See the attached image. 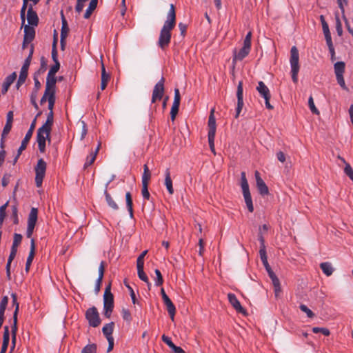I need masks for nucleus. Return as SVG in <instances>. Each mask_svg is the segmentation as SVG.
I'll use <instances>...</instances> for the list:
<instances>
[{
    "mask_svg": "<svg viewBox=\"0 0 353 353\" xmlns=\"http://www.w3.org/2000/svg\"><path fill=\"white\" fill-rule=\"evenodd\" d=\"M105 200L108 205L114 210H117L119 209V206L117 203L114 201L111 195L108 192L107 190L104 192Z\"/></svg>",
    "mask_w": 353,
    "mask_h": 353,
    "instance_id": "nucleus-38",
    "label": "nucleus"
},
{
    "mask_svg": "<svg viewBox=\"0 0 353 353\" xmlns=\"http://www.w3.org/2000/svg\"><path fill=\"white\" fill-rule=\"evenodd\" d=\"M114 327V323L110 322L109 323L105 324L103 328L102 332L103 334L105 336L106 339H108V337L113 338L112 336V332Z\"/></svg>",
    "mask_w": 353,
    "mask_h": 353,
    "instance_id": "nucleus-31",
    "label": "nucleus"
},
{
    "mask_svg": "<svg viewBox=\"0 0 353 353\" xmlns=\"http://www.w3.org/2000/svg\"><path fill=\"white\" fill-rule=\"evenodd\" d=\"M10 341V333L8 326L4 327V332L3 336L2 349L7 350Z\"/></svg>",
    "mask_w": 353,
    "mask_h": 353,
    "instance_id": "nucleus-35",
    "label": "nucleus"
},
{
    "mask_svg": "<svg viewBox=\"0 0 353 353\" xmlns=\"http://www.w3.org/2000/svg\"><path fill=\"white\" fill-rule=\"evenodd\" d=\"M53 122H54V113H53V112L50 111L49 113L48 114L47 119H46L45 123L42 126L52 130Z\"/></svg>",
    "mask_w": 353,
    "mask_h": 353,
    "instance_id": "nucleus-41",
    "label": "nucleus"
},
{
    "mask_svg": "<svg viewBox=\"0 0 353 353\" xmlns=\"http://www.w3.org/2000/svg\"><path fill=\"white\" fill-rule=\"evenodd\" d=\"M308 105H309L311 112L313 114H319V111L318 110V109L316 108V106L314 105L312 97H310V98L308 99Z\"/></svg>",
    "mask_w": 353,
    "mask_h": 353,
    "instance_id": "nucleus-53",
    "label": "nucleus"
},
{
    "mask_svg": "<svg viewBox=\"0 0 353 353\" xmlns=\"http://www.w3.org/2000/svg\"><path fill=\"white\" fill-rule=\"evenodd\" d=\"M208 143H209V146H210V150L214 153V154H216L215 148H214L215 136L208 135Z\"/></svg>",
    "mask_w": 353,
    "mask_h": 353,
    "instance_id": "nucleus-63",
    "label": "nucleus"
},
{
    "mask_svg": "<svg viewBox=\"0 0 353 353\" xmlns=\"http://www.w3.org/2000/svg\"><path fill=\"white\" fill-rule=\"evenodd\" d=\"M16 78L17 73L15 72H12L11 74H10L6 78L4 82L2 84L3 94H6L8 92L10 85L12 84V83L15 81Z\"/></svg>",
    "mask_w": 353,
    "mask_h": 353,
    "instance_id": "nucleus-24",
    "label": "nucleus"
},
{
    "mask_svg": "<svg viewBox=\"0 0 353 353\" xmlns=\"http://www.w3.org/2000/svg\"><path fill=\"white\" fill-rule=\"evenodd\" d=\"M12 303L14 307V311L13 313V322L17 323L18 314L19 311V303L17 301V296L16 293L11 294Z\"/></svg>",
    "mask_w": 353,
    "mask_h": 353,
    "instance_id": "nucleus-27",
    "label": "nucleus"
},
{
    "mask_svg": "<svg viewBox=\"0 0 353 353\" xmlns=\"http://www.w3.org/2000/svg\"><path fill=\"white\" fill-rule=\"evenodd\" d=\"M8 205V201L0 207V229L2 227L3 220L6 217V210Z\"/></svg>",
    "mask_w": 353,
    "mask_h": 353,
    "instance_id": "nucleus-45",
    "label": "nucleus"
},
{
    "mask_svg": "<svg viewBox=\"0 0 353 353\" xmlns=\"http://www.w3.org/2000/svg\"><path fill=\"white\" fill-rule=\"evenodd\" d=\"M50 129L46 128V127H40L37 130V141L38 143L39 150L41 153L46 151V142L48 140L50 142Z\"/></svg>",
    "mask_w": 353,
    "mask_h": 353,
    "instance_id": "nucleus-5",
    "label": "nucleus"
},
{
    "mask_svg": "<svg viewBox=\"0 0 353 353\" xmlns=\"http://www.w3.org/2000/svg\"><path fill=\"white\" fill-rule=\"evenodd\" d=\"M154 272H155V274L157 276V278L155 279V285L157 286H160L163 283V279L162 274H161V272L158 269H156L154 270Z\"/></svg>",
    "mask_w": 353,
    "mask_h": 353,
    "instance_id": "nucleus-49",
    "label": "nucleus"
},
{
    "mask_svg": "<svg viewBox=\"0 0 353 353\" xmlns=\"http://www.w3.org/2000/svg\"><path fill=\"white\" fill-rule=\"evenodd\" d=\"M30 65V62L29 61V59H26L23 65L21 67L20 74L16 84V87L17 89H19L20 86H21L25 83L26 78L28 77V71Z\"/></svg>",
    "mask_w": 353,
    "mask_h": 353,
    "instance_id": "nucleus-15",
    "label": "nucleus"
},
{
    "mask_svg": "<svg viewBox=\"0 0 353 353\" xmlns=\"http://www.w3.org/2000/svg\"><path fill=\"white\" fill-rule=\"evenodd\" d=\"M35 126H36V119H34V120L32 121V122L30 126L29 130H28L24 139H23L22 142H21V146L19 147V152H23L26 148L27 145L32 136Z\"/></svg>",
    "mask_w": 353,
    "mask_h": 353,
    "instance_id": "nucleus-19",
    "label": "nucleus"
},
{
    "mask_svg": "<svg viewBox=\"0 0 353 353\" xmlns=\"http://www.w3.org/2000/svg\"><path fill=\"white\" fill-rule=\"evenodd\" d=\"M264 265L266 271L268 272L270 278L271 279V280L272 281V284H273L274 288L275 296L277 297L279 296L280 293L281 292V287L279 279H278L276 275L274 274V272L272 271V270L268 263H266V265Z\"/></svg>",
    "mask_w": 353,
    "mask_h": 353,
    "instance_id": "nucleus-11",
    "label": "nucleus"
},
{
    "mask_svg": "<svg viewBox=\"0 0 353 353\" xmlns=\"http://www.w3.org/2000/svg\"><path fill=\"white\" fill-rule=\"evenodd\" d=\"M97 352V345L93 344H88L86 346H85L81 353H96Z\"/></svg>",
    "mask_w": 353,
    "mask_h": 353,
    "instance_id": "nucleus-44",
    "label": "nucleus"
},
{
    "mask_svg": "<svg viewBox=\"0 0 353 353\" xmlns=\"http://www.w3.org/2000/svg\"><path fill=\"white\" fill-rule=\"evenodd\" d=\"M161 294L162 296L163 303L167 307V310L170 316V319L172 321H174V315L176 313V307H175L174 305L173 304V303L172 302V301L170 300V299L166 294L163 288L161 289Z\"/></svg>",
    "mask_w": 353,
    "mask_h": 353,
    "instance_id": "nucleus-14",
    "label": "nucleus"
},
{
    "mask_svg": "<svg viewBox=\"0 0 353 353\" xmlns=\"http://www.w3.org/2000/svg\"><path fill=\"white\" fill-rule=\"evenodd\" d=\"M345 64L343 61H338L334 63V69L336 75V81L341 88L349 92L348 88L346 86L345 80L343 78V73L345 72Z\"/></svg>",
    "mask_w": 353,
    "mask_h": 353,
    "instance_id": "nucleus-7",
    "label": "nucleus"
},
{
    "mask_svg": "<svg viewBox=\"0 0 353 353\" xmlns=\"http://www.w3.org/2000/svg\"><path fill=\"white\" fill-rule=\"evenodd\" d=\"M162 341L170 347L174 353H185L184 350L179 346L175 345L170 337L163 334L162 336Z\"/></svg>",
    "mask_w": 353,
    "mask_h": 353,
    "instance_id": "nucleus-26",
    "label": "nucleus"
},
{
    "mask_svg": "<svg viewBox=\"0 0 353 353\" xmlns=\"http://www.w3.org/2000/svg\"><path fill=\"white\" fill-rule=\"evenodd\" d=\"M24 26V43H30L35 37V30L34 26L29 25Z\"/></svg>",
    "mask_w": 353,
    "mask_h": 353,
    "instance_id": "nucleus-22",
    "label": "nucleus"
},
{
    "mask_svg": "<svg viewBox=\"0 0 353 353\" xmlns=\"http://www.w3.org/2000/svg\"><path fill=\"white\" fill-rule=\"evenodd\" d=\"M254 176L256 179V184L259 192L260 194L264 196L269 194V189L264 181L261 177V174L259 171L256 170L254 172Z\"/></svg>",
    "mask_w": 353,
    "mask_h": 353,
    "instance_id": "nucleus-16",
    "label": "nucleus"
},
{
    "mask_svg": "<svg viewBox=\"0 0 353 353\" xmlns=\"http://www.w3.org/2000/svg\"><path fill=\"white\" fill-rule=\"evenodd\" d=\"M123 319L130 323L132 321V316L130 312L127 309L122 310Z\"/></svg>",
    "mask_w": 353,
    "mask_h": 353,
    "instance_id": "nucleus-59",
    "label": "nucleus"
},
{
    "mask_svg": "<svg viewBox=\"0 0 353 353\" xmlns=\"http://www.w3.org/2000/svg\"><path fill=\"white\" fill-rule=\"evenodd\" d=\"M241 186L243 191V197L246 206L249 212H252L254 211V206L252 203V196L249 189V185L246 179L245 172L241 173Z\"/></svg>",
    "mask_w": 353,
    "mask_h": 353,
    "instance_id": "nucleus-4",
    "label": "nucleus"
},
{
    "mask_svg": "<svg viewBox=\"0 0 353 353\" xmlns=\"http://www.w3.org/2000/svg\"><path fill=\"white\" fill-rule=\"evenodd\" d=\"M137 273H138V276L139 278L145 282L148 287H150L151 285V283L149 282V279L148 278V276L146 275V274L144 272V270H143V266H137Z\"/></svg>",
    "mask_w": 353,
    "mask_h": 353,
    "instance_id": "nucleus-39",
    "label": "nucleus"
},
{
    "mask_svg": "<svg viewBox=\"0 0 353 353\" xmlns=\"http://www.w3.org/2000/svg\"><path fill=\"white\" fill-rule=\"evenodd\" d=\"M17 323L13 322V324L11 326L12 344V349H13L15 346L16 340H17Z\"/></svg>",
    "mask_w": 353,
    "mask_h": 353,
    "instance_id": "nucleus-43",
    "label": "nucleus"
},
{
    "mask_svg": "<svg viewBox=\"0 0 353 353\" xmlns=\"http://www.w3.org/2000/svg\"><path fill=\"white\" fill-rule=\"evenodd\" d=\"M60 68L59 61L54 62V64L50 68L48 75L55 76V74L59 71Z\"/></svg>",
    "mask_w": 353,
    "mask_h": 353,
    "instance_id": "nucleus-48",
    "label": "nucleus"
},
{
    "mask_svg": "<svg viewBox=\"0 0 353 353\" xmlns=\"http://www.w3.org/2000/svg\"><path fill=\"white\" fill-rule=\"evenodd\" d=\"M312 332L316 334L321 332L325 336H329L330 334V330L325 327H314L312 328Z\"/></svg>",
    "mask_w": 353,
    "mask_h": 353,
    "instance_id": "nucleus-50",
    "label": "nucleus"
},
{
    "mask_svg": "<svg viewBox=\"0 0 353 353\" xmlns=\"http://www.w3.org/2000/svg\"><path fill=\"white\" fill-rule=\"evenodd\" d=\"M85 318L88 321L89 325L92 327H98L101 323L99 312L94 306L87 310Z\"/></svg>",
    "mask_w": 353,
    "mask_h": 353,
    "instance_id": "nucleus-9",
    "label": "nucleus"
},
{
    "mask_svg": "<svg viewBox=\"0 0 353 353\" xmlns=\"http://www.w3.org/2000/svg\"><path fill=\"white\" fill-rule=\"evenodd\" d=\"M243 81H240L237 85L236 89V97H237V105L236 108L235 118H238L244 105L243 103Z\"/></svg>",
    "mask_w": 353,
    "mask_h": 353,
    "instance_id": "nucleus-13",
    "label": "nucleus"
},
{
    "mask_svg": "<svg viewBox=\"0 0 353 353\" xmlns=\"http://www.w3.org/2000/svg\"><path fill=\"white\" fill-rule=\"evenodd\" d=\"M141 194L143 199L149 200L150 194L148 191V185L142 184Z\"/></svg>",
    "mask_w": 353,
    "mask_h": 353,
    "instance_id": "nucleus-56",
    "label": "nucleus"
},
{
    "mask_svg": "<svg viewBox=\"0 0 353 353\" xmlns=\"http://www.w3.org/2000/svg\"><path fill=\"white\" fill-rule=\"evenodd\" d=\"M250 51V49L243 46L240 49L239 52L236 54H235L234 59H238L240 61L243 60L246 56L248 55Z\"/></svg>",
    "mask_w": 353,
    "mask_h": 353,
    "instance_id": "nucleus-40",
    "label": "nucleus"
},
{
    "mask_svg": "<svg viewBox=\"0 0 353 353\" xmlns=\"http://www.w3.org/2000/svg\"><path fill=\"white\" fill-rule=\"evenodd\" d=\"M214 114V109L212 108L210 111V114L209 119H208L209 130H208V135H210V136H215V134H216V119H215Z\"/></svg>",
    "mask_w": 353,
    "mask_h": 353,
    "instance_id": "nucleus-23",
    "label": "nucleus"
},
{
    "mask_svg": "<svg viewBox=\"0 0 353 353\" xmlns=\"http://www.w3.org/2000/svg\"><path fill=\"white\" fill-rule=\"evenodd\" d=\"M12 217H13V222L14 224H18L19 223V219H18V209L17 205H13L12 206Z\"/></svg>",
    "mask_w": 353,
    "mask_h": 353,
    "instance_id": "nucleus-58",
    "label": "nucleus"
},
{
    "mask_svg": "<svg viewBox=\"0 0 353 353\" xmlns=\"http://www.w3.org/2000/svg\"><path fill=\"white\" fill-rule=\"evenodd\" d=\"M148 250L143 251L137 258V266H143L144 265V257L146 255Z\"/></svg>",
    "mask_w": 353,
    "mask_h": 353,
    "instance_id": "nucleus-57",
    "label": "nucleus"
},
{
    "mask_svg": "<svg viewBox=\"0 0 353 353\" xmlns=\"http://www.w3.org/2000/svg\"><path fill=\"white\" fill-rule=\"evenodd\" d=\"M260 257L261 260L263 265H266L268 263V257L266 254V250L265 249H260L259 250Z\"/></svg>",
    "mask_w": 353,
    "mask_h": 353,
    "instance_id": "nucleus-62",
    "label": "nucleus"
},
{
    "mask_svg": "<svg viewBox=\"0 0 353 353\" xmlns=\"http://www.w3.org/2000/svg\"><path fill=\"white\" fill-rule=\"evenodd\" d=\"M125 201H126V205L128 210L129 212L130 217H133V203H132V198L131 193L130 192H128L125 194Z\"/></svg>",
    "mask_w": 353,
    "mask_h": 353,
    "instance_id": "nucleus-36",
    "label": "nucleus"
},
{
    "mask_svg": "<svg viewBox=\"0 0 353 353\" xmlns=\"http://www.w3.org/2000/svg\"><path fill=\"white\" fill-rule=\"evenodd\" d=\"M28 1H23V6H22V8H21V12H20V17H21V23H22L23 26L25 24L26 10L28 6Z\"/></svg>",
    "mask_w": 353,
    "mask_h": 353,
    "instance_id": "nucleus-47",
    "label": "nucleus"
},
{
    "mask_svg": "<svg viewBox=\"0 0 353 353\" xmlns=\"http://www.w3.org/2000/svg\"><path fill=\"white\" fill-rule=\"evenodd\" d=\"M181 96L179 90L178 88L174 89V98L170 111V117L172 121H174L176 114H178L179 105H180Z\"/></svg>",
    "mask_w": 353,
    "mask_h": 353,
    "instance_id": "nucleus-17",
    "label": "nucleus"
},
{
    "mask_svg": "<svg viewBox=\"0 0 353 353\" xmlns=\"http://www.w3.org/2000/svg\"><path fill=\"white\" fill-rule=\"evenodd\" d=\"M299 308L302 312L306 313L307 316L309 318H313L314 316V312L310 309H309L305 305L301 304L299 306Z\"/></svg>",
    "mask_w": 353,
    "mask_h": 353,
    "instance_id": "nucleus-51",
    "label": "nucleus"
},
{
    "mask_svg": "<svg viewBox=\"0 0 353 353\" xmlns=\"http://www.w3.org/2000/svg\"><path fill=\"white\" fill-rule=\"evenodd\" d=\"M252 32H248L243 41V47L250 50L251 48Z\"/></svg>",
    "mask_w": 353,
    "mask_h": 353,
    "instance_id": "nucleus-52",
    "label": "nucleus"
},
{
    "mask_svg": "<svg viewBox=\"0 0 353 353\" xmlns=\"http://www.w3.org/2000/svg\"><path fill=\"white\" fill-rule=\"evenodd\" d=\"M38 210L36 208H32L28 218V227L26 230V236L31 238L35 225L37 221Z\"/></svg>",
    "mask_w": 353,
    "mask_h": 353,
    "instance_id": "nucleus-8",
    "label": "nucleus"
},
{
    "mask_svg": "<svg viewBox=\"0 0 353 353\" xmlns=\"http://www.w3.org/2000/svg\"><path fill=\"white\" fill-rule=\"evenodd\" d=\"M61 14V21H62V26L61 30V38L66 39L68 37V34L69 32V28L68 26V22L63 15V12Z\"/></svg>",
    "mask_w": 353,
    "mask_h": 353,
    "instance_id": "nucleus-32",
    "label": "nucleus"
},
{
    "mask_svg": "<svg viewBox=\"0 0 353 353\" xmlns=\"http://www.w3.org/2000/svg\"><path fill=\"white\" fill-rule=\"evenodd\" d=\"M47 164L43 159H39L34 168L35 171V183L37 187L42 185L43 180L46 174Z\"/></svg>",
    "mask_w": 353,
    "mask_h": 353,
    "instance_id": "nucleus-6",
    "label": "nucleus"
},
{
    "mask_svg": "<svg viewBox=\"0 0 353 353\" xmlns=\"http://www.w3.org/2000/svg\"><path fill=\"white\" fill-rule=\"evenodd\" d=\"M27 20L30 26H37L39 23V17L37 12L33 10L32 5L29 6L27 12Z\"/></svg>",
    "mask_w": 353,
    "mask_h": 353,
    "instance_id": "nucleus-20",
    "label": "nucleus"
},
{
    "mask_svg": "<svg viewBox=\"0 0 353 353\" xmlns=\"http://www.w3.org/2000/svg\"><path fill=\"white\" fill-rule=\"evenodd\" d=\"M228 298L230 303L232 305V307L236 310L237 312L241 313L243 315H247L246 310L241 306L240 302L237 299L235 294L232 293H229L228 294Z\"/></svg>",
    "mask_w": 353,
    "mask_h": 353,
    "instance_id": "nucleus-18",
    "label": "nucleus"
},
{
    "mask_svg": "<svg viewBox=\"0 0 353 353\" xmlns=\"http://www.w3.org/2000/svg\"><path fill=\"white\" fill-rule=\"evenodd\" d=\"M165 185L170 194H173L174 188L172 186V181L170 176V170L168 168L165 172Z\"/></svg>",
    "mask_w": 353,
    "mask_h": 353,
    "instance_id": "nucleus-28",
    "label": "nucleus"
},
{
    "mask_svg": "<svg viewBox=\"0 0 353 353\" xmlns=\"http://www.w3.org/2000/svg\"><path fill=\"white\" fill-rule=\"evenodd\" d=\"M339 158L343 161V163L345 164V167L344 168L345 173L350 177L351 180L353 181V170L351 165L346 163L344 159L341 158L340 157H339Z\"/></svg>",
    "mask_w": 353,
    "mask_h": 353,
    "instance_id": "nucleus-42",
    "label": "nucleus"
},
{
    "mask_svg": "<svg viewBox=\"0 0 353 353\" xmlns=\"http://www.w3.org/2000/svg\"><path fill=\"white\" fill-rule=\"evenodd\" d=\"M164 82L165 79L161 77L160 81L154 85L152 96V103H155L157 100H161L164 94Z\"/></svg>",
    "mask_w": 353,
    "mask_h": 353,
    "instance_id": "nucleus-12",
    "label": "nucleus"
},
{
    "mask_svg": "<svg viewBox=\"0 0 353 353\" xmlns=\"http://www.w3.org/2000/svg\"><path fill=\"white\" fill-rule=\"evenodd\" d=\"M110 80V75L105 71L103 63H102L101 68V89L103 90L107 87L108 82Z\"/></svg>",
    "mask_w": 353,
    "mask_h": 353,
    "instance_id": "nucleus-29",
    "label": "nucleus"
},
{
    "mask_svg": "<svg viewBox=\"0 0 353 353\" xmlns=\"http://www.w3.org/2000/svg\"><path fill=\"white\" fill-rule=\"evenodd\" d=\"M96 157V154L91 153L90 156L87 157L86 161L84 164V168H86L91 165L94 162Z\"/></svg>",
    "mask_w": 353,
    "mask_h": 353,
    "instance_id": "nucleus-54",
    "label": "nucleus"
},
{
    "mask_svg": "<svg viewBox=\"0 0 353 353\" xmlns=\"http://www.w3.org/2000/svg\"><path fill=\"white\" fill-rule=\"evenodd\" d=\"M22 235L20 234L14 233L13 236L12 248H17L22 241Z\"/></svg>",
    "mask_w": 353,
    "mask_h": 353,
    "instance_id": "nucleus-46",
    "label": "nucleus"
},
{
    "mask_svg": "<svg viewBox=\"0 0 353 353\" xmlns=\"http://www.w3.org/2000/svg\"><path fill=\"white\" fill-rule=\"evenodd\" d=\"M256 90L259 94L264 98L265 101V107L268 110H272L274 108L270 103L271 94L269 88L265 85L263 81H259L256 87Z\"/></svg>",
    "mask_w": 353,
    "mask_h": 353,
    "instance_id": "nucleus-10",
    "label": "nucleus"
},
{
    "mask_svg": "<svg viewBox=\"0 0 353 353\" xmlns=\"http://www.w3.org/2000/svg\"><path fill=\"white\" fill-rule=\"evenodd\" d=\"M124 283H125V285L127 287V288L130 291V294L132 303L134 304H136L137 303V300L136 295H135V293H134L133 289L132 288V287L130 285L127 284L125 281Z\"/></svg>",
    "mask_w": 353,
    "mask_h": 353,
    "instance_id": "nucleus-60",
    "label": "nucleus"
},
{
    "mask_svg": "<svg viewBox=\"0 0 353 353\" xmlns=\"http://www.w3.org/2000/svg\"><path fill=\"white\" fill-rule=\"evenodd\" d=\"M320 268L323 272L327 276H331L334 272V268L330 262L321 263Z\"/></svg>",
    "mask_w": 353,
    "mask_h": 353,
    "instance_id": "nucleus-33",
    "label": "nucleus"
},
{
    "mask_svg": "<svg viewBox=\"0 0 353 353\" xmlns=\"http://www.w3.org/2000/svg\"><path fill=\"white\" fill-rule=\"evenodd\" d=\"M12 126V123H6V125L3 128V132L1 134L3 139H5L6 137L9 134V132L11 130Z\"/></svg>",
    "mask_w": 353,
    "mask_h": 353,
    "instance_id": "nucleus-61",
    "label": "nucleus"
},
{
    "mask_svg": "<svg viewBox=\"0 0 353 353\" xmlns=\"http://www.w3.org/2000/svg\"><path fill=\"white\" fill-rule=\"evenodd\" d=\"M98 3V0H91L88 8H87L85 14H84V18L88 19L90 18V15L92 14V12L96 9Z\"/></svg>",
    "mask_w": 353,
    "mask_h": 353,
    "instance_id": "nucleus-34",
    "label": "nucleus"
},
{
    "mask_svg": "<svg viewBox=\"0 0 353 353\" xmlns=\"http://www.w3.org/2000/svg\"><path fill=\"white\" fill-rule=\"evenodd\" d=\"M337 2H338V4H339V6L341 10V12L343 14V17L345 20V24L347 27V29H348V31L350 33L352 34H353V29H352L350 26V24L347 21V20L346 19L345 17V14H344V6L345 5H347V2H348V0H337Z\"/></svg>",
    "mask_w": 353,
    "mask_h": 353,
    "instance_id": "nucleus-30",
    "label": "nucleus"
},
{
    "mask_svg": "<svg viewBox=\"0 0 353 353\" xmlns=\"http://www.w3.org/2000/svg\"><path fill=\"white\" fill-rule=\"evenodd\" d=\"M114 308V296L111 292V283H110L105 289L103 294V314L109 319Z\"/></svg>",
    "mask_w": 353,
    "mask_h": 353,
    "instance_id": "nucleus-2",
    "label": "nucleus"
},
{
    "mask_svg": "<svg viewBox=\"0 0 353 353\" xmlns=\"http://www.w3.org/2000/svg\"><path fill=\"white\" fill-rule=\"evenodd\" d=\"M151 178V173L148 168V166L145 164L143 165V173L142 175V184L148 185L149 181Z\"/></svg>",
    "mask_w": 353,
    "mask_h": 353,
    "instance_id": "nucleus-37",
    "label": "nucleus"
},
{
    "mask_svg": "<svg viewBox=\"0 0 353 353\" xmlns=\"http://www.w3.org/2000/svg\"><path fill=\"white\" fill-rule=\"evenodd\" d=\"M176 26V10L173 4H170L169 12L167 14V19L161 30L158 41L159 46L164 50L170 43L171 31Z\"/></svg>",
    "mask_w": 353,
    "mask_h": 353,
    "instance_id": "nucleus-1",
    "label": "nucleus"
},
{
    "mask_svg": "<svg viewBox=\"0 0 353 353\" xmlns=\"http://www.w3.org/2000/svg\"><path fill=\"white\" fill-rule=\"evenodd\" d=\"M48 109L50 112H53V108L55 103V94L53 93L50 94V96L48 98Z\"/></svg>",
    "mask_w": 353,
    "mask_h": 353,
    "instance_id": "nucleus-55",
    "label": "nucleus"
},
{
    "mask_svg": "<svg viewBox=\"0 0 353 353\" xmlns=\"http://www.w3.org/2000/svg\"><path fill=\"white\" fill-rule=\"evenodd\" d=\"M299 54L298 49L296 46H293L290 50V65L292 79L294 83L298 82V73L299 72L300 66L299 63Z\"/></svg>",
    "mask_w": 353,
    "mask_h": 353,
    "instance_id": "nucleus-3",
    "label": "nucleus"
},
{
    "mask_svg": "<svg viewBox=\"0 0 353 353\" xmlns=\"http://www.w3.org/2000/svg\"><path fill=\"white\" fill-rule=\"evenodd\" d=\"M57 79L55 76L48 75L46 78V90L55 94Z\"/></svg>",
    "mask_w": 353,
    "mask_h": 353,
    "instance_id": "nucleus-25",
    "label": "nucleus"
},
{
    "mask_svg": "<svg viewBox=\"0 0 353 353\" xmlns=\"http://www.w3.org/2000/svg\"><path fill=\"white\" fill-rule=\"evenodd\" d=\"M35 249H36V245H35L34 239H31V241H30V252H29V255H28V256L27 258V261H26V268H25V270H26V272H28L29 270H30V265L32 264V262L33 261L34 256L35 255Z\"/></svg>",
    "mask_w": 353,
    "mask_h": 353,
    "instance_id": "nucleus-21",
    "label": "nucleus"
},
{
    "mask_svg": "<svg viewBox=\"0 0 353 353\" xmlns=\"http://www.w3.org/2000/svg\"><path fill=\"white\" fill-rule=\"evenodd\" d=\"M321 21L322 23V28H323V31L324 35H325L326 34H330L328 25L325 22L323 15L321 16Z\"/></svg>",
    "mask_w": 353,
    "mask_h": 353,
    "instance_id": "nucleus-64",
    "label": "nucleus"
}]
</instances>
